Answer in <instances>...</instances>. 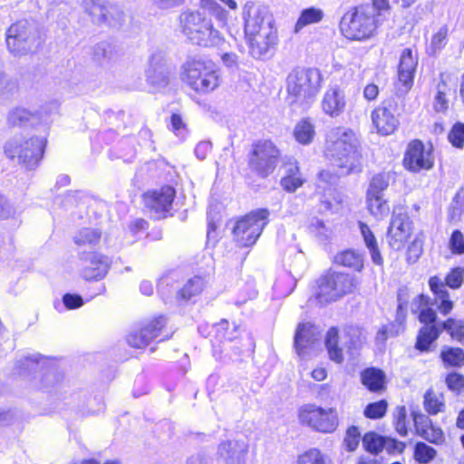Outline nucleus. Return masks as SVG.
<instances>
[{"mask_svg": "<svg viewBox=\"0 0 464 464\" xmlns=\"http://www.w3.org/2000/svg\"><path fill=\"white\" fill-rule=\"evenodd\" d=\"M440 359L446 366L461 367L464 365V351L460 348L445 346L441 350Z\"/></svg>", "mask_w": 464, "mask_h": 464, "instance_id": "obj_32", "label": "nucleus"}, {"mask_svg": "<svg viewBox=\"0 0 464 464\" xmlns=\"http://www.w3.org/2000/svg\"><path fill=\"white\" fill-rule=\"evenodd\" d=\"M393 110L392 102L386 101L372 111V121L380 134L390 135L397 129L399 121L394 116Z\"/></svg>", "mask_w": 464, "mask_h": 464, "instance_id": "obj_21", "label": "nucleus"}, {"mask_svg": "<svg viewBox=\"0 0 464 464\" xmlns=\"http://www.w3.org/2000/svg\"><path fill=\"white\" fill-rule=\"evenodd\" d=\"M298 464H331V460L317 449H310L299 456Z\"/></svg>", "mask_w": 464, "mask_h": 464, "instance_id": "obj_42", "label": "nucleus"}, {"mask_svg": "<svg viewBox=\"0 0 464 464\" xmlns=\"http://www.w3.org/2000/svg\"><path fill=\"white\" fill-rule=\"evenodd\" d=\"M446 382L450 390L459 391L464 387V377L458 373L449 374Z\"/></svg>", "mask_w": 464, "mask_h": 464, "instance_id": "obj_55", "label": "nucleus"}, {"mask_svg": "<svg viewBox=\"0 0 464 464\" xmlns=\"http://www.w3.org/2000/svg\"><path fill=\"white\" fill-rule=\"evenodd\" d=\"M321 74L318 70L296 68L286 78L287 100L291 104H304L318 93Z\"/></svg>", "mask_w": 464, "mask_h": 464, "instance_id": "obj_5", "label": "nucleus"}, {"mask_svg": "<svg viewBox=\"0 0 464 464\" xmlns=\"http://www.w3.org/2000/svg\"><path fill=\"white\" fill-rule=\"evenodd\" d=\"M8 51L14 56L33 53L41 45V36L34 23L20 20L9 26L5 33Z\"/></svg>", "mask_w": 464, "mask_h": 464, "instance_id": "obj_7", "label": "nucleus"}, {"mask_svg": "<svg viewBox=\"0 0 464 464\" xmlns=\"http://www.w3.org/2000/svg\"><path fill=\"white\" fill-rule=\"evenodd\" d=\"M170 123L172 130L176 135H179L181 130L185 129V123L180 115L173 113L170 117Z\"/></svg>", "mask_w": 464, "mask_h": 464, "instance_id": "obj_61", "label": "nucleus"}, {"mask_svg": "<svg viewBox=\"0 0 464 464\" xmlns=\"http://www.w3.org/2000/svg\"><path fill=\"white\" fill-rule=\"evenodd\" d=\"M369 211L376 218L381 219L386 217L390 212L388 203L382 198V196L367 195Z\"/></svg>", "mask_w": 464, "mask_h": 464, "instance_id": "obj_37", "label": "nucleus"}, {"mask_svg": "<svg viewBox=\"0 0 464 464\" xmlns=\"http://www.w3.org/2000/svg\"><path fill=\"white\" fill-rule=\"evenodd\" d=\"M206 285V281L201 276H194L190 278L184 286L179 291V296L182 300H189L194 295L202 292Z\"/></svg>", "mask_w": 464, "mask_h": 464, "instance_id": "obj_33", "label": "nucleus"}, {"mask_svg": "<svg viewBox=\"0 0 464 464\" xmlns=\"http://www.w3.org/2000/svg\"><path fill=\"white\" fill-rule=\"evenodd\" d=\"M449 29L446 25L441 26L439 31L433 34L430 41V49L433 54L441 51L448 42Z\"/></svg>", "mask_w": 464, "mask_h": 464, "instance_id": "obj_45", "label": "nucleus"}, {"mask_svg": "<svg viewBox=\"0 0 464 464\" xmlns=\"http://www.w3.org/2000/svg\"><path fill=\"white\" fill-rule=\"evenodd\" d=\"M183 69V81L197 92H210L220 84L218 70L211 61L191 59Z\"/></svg>", "mask_w": 464, "mask_h": 464, "instance_id": "obj_8", "label": "nucleus"}, {"mask_svg": "<svg viewBox=\"0 0 464 464\" xmlns=\"http://www.w3.org/2000/svg\"><path fill=\"white\" fill-rule=\"evenodd\" d=\"M436 456V450L425 444L424 442H418L415 446L414 457L420 463H428L431 461Z\"/></svg>", "mask_w": 464, "mask_h": 464, "instance_id": "obj_44", "label": "nucleus"}, {"mask_svg": "<svg viewBox=\"0 0 464 464\" xmlns=\"http://www.w3.org/2000/svg\"><path fill=\"white\" fill-rule=\"evenodd\" d=\"M15 208L7 200V198L0 195V219H7L15 215Z\"/></svg>", "mask_w": 464, "mask_h": 464, "instance_id": "obj_54", "label": "nucleus"}, {"mask_svg": "<svg viewBox=\"0 0 464 464\" xmlns=\"http://www.w3.org/2000/svg\"><path fill=\"white\" fill-rule=\"evenodd\" d=\"M412 232L411 221L406 213L393 214L388 229L390 246L395 250L403 248Z\"/></svg>", "mask_w": 464, "mask_h": 464, "instance_id": "obj_20", "label": "nucleus"}, {"mask_svg": "<svg viewBox=\"0 0 464 464\" xmlns=\"http://www.w3.org/2000/svg\"><path fill=\"white\" fill-rule=\"evenodd\" d=\"M361 440V434L357 427L352 426L348 428L344 443L349 451H353L359 445Z\"/></svg>", "mask_w": 464, "mask_h": 464, "instance_id": "obj_49", "label": "nucleus"}, {"mask_svg": "<svg viewBox=\"0 0 464 464\" xmlns=\"http://www.w3.org/2000/svg\"><path fill=\"white\" fill-rule=\"evenodd\" d=\"M221 60L227 68H237L238 65V56L235 53L224 52Z\"/></svg>", "mask_w": 464, "mask_h": 464, "instance_id": "obj_60", "label": "nucleus"}, {"mask_svg": "<svg viewBox=\"0 0 464 464\" xmlns=\"http://www.w3.org/2000/svg\"><path fill=\"white\" fill-rule=\"evenodd\" d=\"M300 420L321 432H333L338 426V414L333 408L324 410L308 405L302 409Z\"/></svg>", "mask_w": 464, "mask_h": 464, "instance_id": "obj_14", "label": "nucleus"}, {"mask_svg": "<svg viewBox=\"0 0 464 464\" xmlns=\"http://www.w3.org/2000/svg\"><path fill=\"white\" fill-rule=\"evenodd\" d=\"M449 91L447 81L443 73L440 74V81L436 86L433 109L436 112L445 113L449 109V100L446 97Z\"/></svg>", "mask_w": 464, "mask_h": 464, "instance_id": "obj_29", "label": "nucleus"}, {"mask_svg": "<svg viewBox=\"0 0 464 464\" xmlns=\"http://www.w3.org/2000/svg\"><path fill=\"white\" fill-rule=\"evenodd\" d=\"M324 17V13L321 9L311 7L304 9L300 17L298 18L295 26V32H299L303 27L312 24L314 23L320 22Z\"/></svg>", "mask_w": 464, "mask_h": 464, "instance_id": "obj_38", "label": "nucleus"}, {"mask_svg": "<svg viewBox=\"0 0 464 464\" xmlns=\"http://www.w3.org/2000/svg\"><path fill=\"white\" fill-rule=\"evenodd\" d=\"M80 260L82 263V276L86 280H100L110 268L109 258L97 252H82Z\"/></svg>", "mask_w": 464, "mask_h": 464, "instance_id": "obj_19", "label": "nucleus"}, {"mask_svg": "<svg viewBox=\"0 0 464 464\" xmlns=\"http://www.w3.org/2000/svg\"><path fill=\"white\" fill-rule=\"evenodd\" d=\"M450 247L454 254L464 253V236L459 230L453 231L450 239Z\"/></svg>", "mask_w": 464, "mask_h": 464, "instance_id": "obj_52", "label": "nucleus"}, {"mask_svg": "<svg viewBox=\"0 0 464 464\" xmlns=\"http://www.w3.org/2000/svg\"><path fill=\"white\" fill-rule=\"evenodd\" d=\"M395 430L401 436H407L408 430L406 426V410L404 407L397 409L394 420Z\"/></svg>", "mask_w": 464, "mask_h": 464, "instance_id": "obj_51", "label": "nucleus"}, {"mask_svg": "<svg viewBox=\"0 0 464 464\" xmlns=\"http://www.w3.org/2000/svg\"><path fill=\"white\" fill-rule=\"evenodd\" d=\"M212 144L209 141H200L195 148V154L198 159L205 160L207 155L210 152Z\"/></svg>", "mask_w": 464, "mask_h": 464, "instance_id": "obj_58", "label": "nucleus"}, {"mask_svg": "<svg viewBox=\"0 0 464 464\" xmlns=\"http://www.w3.org/2000/svg\"><path fill=\"white\" fill-rule=\"evenodd\" d=\"M247 450V444L244 440H229L218 445V455L227 464H240L244 461Z\"/></svg>", "mask_w": 464, "mask_h": 464, "instance_id": "obj_23", "label": "nucleus"}, {"mask_svg": "<svg viewBox=\"0 0 464 464\" xmlns=\"http://www.w3.org/2000/svg\"><path fill=\"white\" fill-rule=\"evenodd\" d=\"M304 184L302 176H285L281 179V185L285 190L294 192Z\"/></svg>", "mask_w": 464, "mask_h": 464, "instance_id": "obj_53", "label": "nucleus"}, {"mask_svg": "<svg viewBox=\"0 0 464 464\" xmlns=\"http://www.w3.org/2000/svg\"><path fill=\"white\" fill-rule=\"evenodd\" d=\"M358 286L356 278L349 274L329 271L318 280L316 299L322 304L334 302L353 293Z\"/></svg>", "mask_w": 464, "mask_h": 464, "instance_id": "obj_10", "label": "nucleus"}, {"mask_svg": "<svg viewBox=\"0 0 464 464\" xmlns=\"http://www.w3.org/2000/svg\"><path fill=\"white\" fill-rule=\"evenodd\" d=\"M417 65L418 60L413 55L411 49H404L401 53L398 68V79L402 83L404 92H408L412 86Z\"/></svg>", "mask_w": 464, "mask_h": 464, "instance_id": "obj_24", "label": "nucleus"}, {"mask_svg": "<svg viewBox=\"0 0 464 464\" xmlns=\"http://www.w3.org/2000/svg\"><path fill=\"white\" fill-rule=\"evenodd\" d=\"M379 17L369 5L362 6L343 15L341 21V30L349 39H367L375 32Z\"/></svg>", "mask_w": 464, "mask_h": 464, "instance_id": "obj_9", "label": "nucleus"}, {"mask_svg": "<svg viewBox=\"0 0 464 464\" xmlns=\"http://www.w3.org/2000/svg\"><path fill=\"white\" fill-rule=\"evenodd\" d=\"M448 139L454 147L462 148L464 146V124L460 122L454 124Z\"/></svg>", "mask_w": 464, "mask_h": 464, "instance_id": "obj_47", "label": "nucleus"}, {"mask_svg": "<svg viewBox=\"0 0 464 464\" xmlns=\"http://www.w3.org/2000/svg\"><path fill=\"white\" fill-rule=\"evenodd\" d=\"M146 77L149 83L157 88L165 87L168 84L169 70L162 52H156L150 55Z\"/></svg>", "mask_w": 464, "mask_h": 464, "instance_id": "obj_22", "label": "nucleus"}, {"mask_svg": "<svg viewBox=\"0 0 464 464\" xmlns=\"http://www.w3.org/2000/svg\"><path fill=\"white\" fill-rule=\"evenodd\" d=\"M387 406L388 404L384 400L370 403L364 410V415L370 419H380L385 415Z\"/></svg>", "mask_w": 464, "mask_h": 464, "instance_id": "obj_46", "label": "nucleus"}, {"mask_svg": "<svg viewBox=\"0 0 464 464\" xmlns=\"http://www.w3.org/2000/svg\"><path fill=\"white\" fill-rule=\"evenodd\" d=\"M102 233L98 229L85 227L81 229L74 237V243L81 246L92 247L101 240Z\"/></svg>", "mask_w": 464, "mask_h": 464, "instance_id": "obj_31", "label": "nucleus"}, {"mask_svg": "<svg viewBox=\"0 0 464 464\" xmlns=\"http://www.w3.org/2000/svg\"><path fill=\"white\" fill-rule=\"evenodd\" d=\"M293 134L296 141L303 145H307L311 143L314 138V126L309 120L304 119L296 123Z\"/></svg>", "mask_w": 464, "mask_h": 464, "instance_id": "obj_30", "label": "nucleus"}, {"mask_svg": "<svg viewBox=\"0 0 464 464\" xmlns=\"http://www.w3.org/2000/svg\"><path fill=\"white\" fill-rule=\"evenodd\" d=\"M432 305L430 298L423 294L417 295L411 304V312L418 314L420 322L423 324L419 330L415 343V348L423 353L432 350L433 343L442 332Z\"/></svg>", "mask_w": 464, "mask_h": 464, "instance_id": "obj_4", "label": "nucleus"}, {"mask_svg": "<svg viewBox=\"0 0 464 464\" xmlns=\"http://www.w3.org/2000/svg\"><path fill=\"white\" fill-rule=\"evenodd\" d=\"M63 300L64 305L69 309H75L83 304L82 298L77 295L66 294Z\"/></svg>", "mask_w": 464, "mask_h": 464, "instance_id": "obj_57", "label": "nucleus"}, {"mask_svg": "<svg viewBox=\"0 0 464 464\" xmlns=\"http://www.w3.org/2000/svg\"><path fill=\"white\" fill-rule=\"evenodd\" d=\"M167 324L164 316H159L141 324L127 336V343L134 348H145L151 341L159 337Z\"/></svg>", "mask_w": 464, "mask_h": 464, "instance_id": "obj_16", "label": "nucleus"}, {"mask_svg": "<svg viewBox=\"0 0 464 464\" xmlns=\"http://www.w3.org/2000/svg\"><path fill=\"white\" fill-rule=\"evenodd\" d=\"M280 156L279 149L272 140H258L252 145L248 154V166L253 172L266 178L274 172Z\"/></svg>", "mask_w": 464, "mask_h": 464, "instance_id": "obj_12", "label": "nucleus"}, {"mask_svg": "<svg viewBox=\"0 0 464 464\" xmlns=\"http://www.w3.org/2000/svg\"><path fill=\"white\" fill-rule=\"evenodd\" d=\"M34 114L22 107H15L9 111L6 120L10 126L23 125L31 121Z\"/></svg>", "mask_w": 464, "mask_h": 464, "instance_id": "obj_40", "label": "nucleus"}, {"mask_svg": "<svg viewBox=\"0 0 464 464\" xmlns=\"http://www.w3.org/2000/svg\"><path fill=\"white\" fill-rule=\"evenodd\" d=\"M389 186V179L387 174H377L375 175L369 186L367 195L382 196V191Z\"/></svg>", "mask_w": 464, "mask_h": 464, "instance_id": "obj_43", "label": "nucleus"}, {"mask_svg": "<svg viewBox=\"0 0 464 464\" xmlns=\"http://www.w3.org/2000/svg\"><path fill=\"white\" fill-rule=\"evenodd\" d=\"M82 7L95 24H113L123 16L121 9L104 0H82Z\"/></svg>", "mask_w": 464, "mask_h": 464, "instance_id": "obj_15", "label": "nucleus"}, {"mask_svg": "<svg viewBox=\"0 0 464 464\" xmlns=\"http://www.w3.org/2000/svg\"><path fill=\"white\" fill-rule=\"evenodd\" d=\"M179 27L182 34L193 44L202 47L220 46L224 39L214 28L210 18L198 10H185L179 14Z\"/></svg>", "mask_w": 464, "mask_h": 464, "instance_id": "obj_3", "label": "nucleus"}, {"mask_svg": "<svg viewBox=\"0 0 464 464\" xmlns=\"http://www.w3.org/2000/svg\"><path fill=\"white\" fill-rule=\"evenodd\" d=\"M325 156L339 169L340 175L359 171L362 155L356 133L341 127L333 129L327 135Z\"/></svg>", "mask_w": 464, "mask_h": 464, "instance_id": "obj_2", "label": "nucleus"}, {"mask_svg": "<svg viewBox=\"0 0 464 464\" xmlns=\"http://www.w3.org/2000/svg\"><path fill=\"white\" fill-rule=\"evenodd\" d=\"M345 105L344 93L337 88L327 90L322 100L324 112L333 118L341 115L344 111Z\"/></svg>", "mask_w": 464, "mask_h": 464, "instance_id": "obj_25", "label": "nucleus"}, {"mask_svg": "<svg viewBox=\"0 0 464 464\" xmlns=\"http://www.w3.org/2000/svg\"><path fill=\"white\" fill-rule=\"evenodd\" d=\"M379 95V87L374 83H369L364 87L363 97L371 102L374 101Z\"/></svg>", "mask_w": 464, "mask_h": 464, "instance_id": "obj_62", "label": "nucleus"}, {"mask_svg": "<svg viewBox=\"0 0 464 464\" xmlns=\"http://www.w3.org/2000/svg\"><path fill=\"white\" fill-rule=\"evenodd\" d=\"M441 331H446L452 339L458 342L464 340V322L454 318H449L440 323Z\"/></svg>", "mask_w": 464, "mask_h": 464, "instance_id": "obj_39", "label": "nucleus"}, {"mask_svg": "<svg viewBox=\"0 0 464 464\" xmlns=\"http://www.w3.org/2000/svg\"><path fill=\"white\" fill-rule=\"evenodd\" d=\"M317 340L314 326L311 324H299L295 335V346L299 354Z\"/></svg>", "mask_w": 464, "mask_h": 464, "instance_id": "obj_26", "label": "nucleus"}, {"mask_svg": "<svg viewBox=\"0 0 464 464\" xmlns=\"http://www.w3.org/2000/svg\"><path fill=\"white\" fill-rule=\"evenodd\" d=\"M464 281V268L455 267L445 277L443 282L439 276H431L429 280L430 291L434 295L432 304L436 305L438 311L442 315H448L454 308V302L450 300V295L447 286L457 289L462 285Z\"/></svg>", "mask_w": 464, "mask_h": 464, "instance_id": "obj_11", "label": "nucleus"}, {"mask_svg": "<svg viewBox=\"0 0 464 464\" xmlns=\"http://www.w3.org/2000/svg\"><path fill=\"white\" fill-rule=\"evenodd\" d=\"M207 11H208L212 15L216 16L219 20H225L227 17V13L225 9L216 1L212 3V5Z\"/></svg>", "mask_w": 464, "mask_h": 464, "instance_id": "obj_64", "label": "nucleus"}, {"mask_svg": "<svg viewBox=\"0 0 464 464\" xmlns=\"http://www.w3.org/2000/svg\"><path fill=\"white\" fill-rule=\"evenodd\" d=\"M359 227L365 246H367L371 253L372 262L376 265H382V257L378 248L377 241L374 235L365 223L360 222Z\"/></svg>", "mask_w": 464, "mask_h": 464, "instance_id": "obj_28", "label": "nucleus"}, {"mask_svg": "<svg viewBox=\"0 0 464 464\" xmlns=\"http://www.w3.org/2000/svg\"><path fill=\"white\" fill-rule=\"evenodd\" d=\"M207 11H208L212 15L216 16L219 20H225L227 17V13L225 9L216 1L212 3V5Z\"/></svg>", "mask_w": 464, "mask_h": 464, "instance_id": "obj_63", "label": "nucleus"}, {"mask_svg": "<svg viewBox=\"0 0 464 464\" xmlns=\"http://www.w3.org/2000/svg\"><path fill=\"white\" fill-rule=\"evenodd\" d=\"M325 345L328 350L329 357L335 362H343L342 349L338 346V330L332 327L326 334Z\"/></svg>", "mask_w": 464, "mask_h": 464, "instance_id": "obj_34", "label": "nucleus"}, {"mask_svg": "<svg viewBox=\"0 0 464 464\" xmlns=\"http://www.w3.org/2000/svg\"><path fill=\"white\" fill-rule=\"evenodd\" d=\"M242 15L251 56L256 59L266 56L277 41L272 14L267 7L255 2H246Z\"/></svg>", "mask_w": 464, "mask_h": 464, "instance_id": "obj_1", "label": "nucleus"}, {"mask_svg": "<svg viewBox=\"0 0 464 464\" xmlns=\"http://www.w3.org/2000/svg\"><path fill=\"white\" fill-rule=\"evenodd\" d=\"M372 5L370 8L374 10L377 16H382V13L389 12L391 5L389 0H372Z\"/></svg>", "mask_w": 464, "mask_h": 464, "instance_id": "obj_59", "label": "nucleus"}, {"mask_svg": "<svg viewBox=\"0 0 464 464\" xmlns=\"http://www.w3.org/2000/svg\"><path fill=\"white\" fill-rule=\"evenodd\" d=\"M268 216L266 208H260L237 221L233 233L239 246H250L256 242L267 224Z\"/></svg>", "mask_w": 464, "mask_h": 464, "instance_id": "obj_13", "label": "nucleus"}, {"mask_svg": "<svg viewBox=\"0 0 464 464\" xmlns=\"http://www.w3.org/2000/svg\"><path fill=\"white\" fill-rule=\"evenodd\" d=\"M41 359L42 357L40 354L26 356L18 362L19 367L24 369L35 370Z\"/></svg>", "mask_w": 464, "mask_h": 464, "instance_id": "obj_56", "label": "nucleus"}, {"mask_svg": "<svg viewBox=\"0 0 464 464\" xmlns=\"http://www.w3.org/2000/svg\"><path fill=\"white\" fill-rule=\"evenodd\" d=\"M335 262L356 271H361L363 267V259L362 255L353 250H346L335 256Z\"/></svg>", "mask_w": 464, "mask_h": 464, "instance_id": "obj_35", "label": "nucleus"}, {"mask_svg": "<svg viewBox=\"0 0 464 464\" xmlns=\"http://www.w3.org/2000/svg\"><path fill=\"white\" fill-rule=\"evenodd\" d=\"M45 145L44 138L14 136L6 141L4 152L11 160H16L27 169H34L44 155Z\"/></svg>", "mask_w": 464, "mask_h": 464, "instance_id": "obj_6", "label": "nucleus"}, {"mask_svg": "<svg viewBox=\"0 0 464 464\" xmlns=\"http://www.w3.org/2000/svg\"><path fill=\"white\" fill-rule=\"evenodd\" d=\"M424 408L433 415L442 411L444 408L443 396L428 391L424 396Z\"/></svg>", "mask_w": 464, "mask_h": 464, "instance_id": "obj_41", "label": "nucleus"}, {"mask_svg": "<svg viewBox=\"0 0 464 464\" xmlns=\"http://www.w3.org/2000/svg\"><path fill=\"white\" fill-rule=\"evenodd\" d=\"M175 195L176 191L172 187L165 186L146 193L144 204L156 218H164L166 213L171 209Z\"/></svg>", "mask_w": 464, "mask_h": 464, "instance_id": "obj_17", "label": "nucleus"}, {"mask_svg": "<svg viewBox=\"0 0 464 464\" xmlns=\"http://www.w3.org/2000/svg\"><path fill=\"white\" fill-rule=\"evenodd\" d=\"M421 438L428 440L430 443L434 444H442L445 440L444 433L441 429L437 428L435 426H430L428 430H426L423 434L420 435Z\"/></svg>", "mask_w": 464, "mask_h": 464, "instance_id": "obj_48", "label": "nucleus"}, {"mask_svg": "<svg viewBox=\"0 0 464 464\" xmlns=\"http://www.w3.org/2000/svg\"><path fill=\"white\" fill-rule=\"evenodd\" d=\"M385 374L382 371L371 367L361 373L362 383L371 392H378L384 389Z\"/></svg>", "mask_w": 464, "mask_h": 464, "instance_id": "obj_27", "label": "nucleus"}, {"mask_svg": "<svg viewBox=\"0 0 464 464\" xmlns=\"http://www.w3.org/2000/svg\"><path fill=\"white\" fill-rule=\"evenodd\" d=\"M362 440L365 450L372 454L380 453L387 441L385 438L373 431L365 433Z\"/></svg>", "mask_w": 464, "mask_h": 464, "instance_id": "obj_36", "label": "nucleus"}, {"mask_svg": "<svg viewBox=\"0 0 464 464\" xmlns=\"http://www.w3.org/2000/svg\"><path fill=\"white\" fill-rule=\"evenodd\" d=\"M403 163L405 168L412 172L431 169L433 167L431 148L426 149L420 140L411 141L406 150Z\"/></svg>", "mask_w": 464, "mask_h": 464, "instance_id": "obj_18", "label": "nucleus"}, {"mask_svg": "<svg viewBox=\"0 0 464 464\" xmlns=\"http://www.w3.org/2000/svg\"><path fill=\"white\" fill-rule=\"evenodd\" d=\"M412 416L416 432L419 436L423 434L426 430L432 426L431 420L427 415L421 412H413Z\"/></svg>", "mask_w": 464, "mask_h": 464, "instance_id": "obj_50", "label": "nucleus"}]
</instances>
